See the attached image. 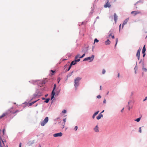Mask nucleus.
<instances>
[{
    "label": "nucleus",
    "instance_id": "39",
    "mask_svg": "<svg viewBox=\"0 0 147 147\" xmlns=\"http://www.w3.org/2000/svg\"><path fill=\"white\" fill-rule=\"evenodd\" d=\"M71 66H72V65H71V64L69 66V67L68 69V70H67L68 71H69L70 70V68L71 67Z\"/></svg>",
    "mask_w": 147,
    "mask_h": 147
},
{
    "label": "nucleus",
    "instance_id": "61",
    "mask_svg": "<svg viewBox=\"0 0 147 147\" xmlns=\"http://www.w3.org/2000/svg\"><path fill=\"white\" fill-rule=\"evenodd\" d=\"M119 74H118V77H119Z\"/></svg>",
    "mask_w": 147,
    "mask_h": 147
},
{
    "label": "nucleus",
    "instance_id": "51",
    "mask_svg": "<svg viewBox=\"0 0 147 147\" xmlns=\"http://www.w3.org/2000/svg\"><path fill=\"white\" fill-rule=\"evenodd\" d=\"M128 109L129 110L130 109V106H128Z\"/></svg>",
    "mask_w": 147,
    "mask_h": 147
},
{
    "label": "nucleus",
    "instance_id": "13",
    "mask_svg": "<svg viewBox=\"0 0 147 147\" xmlns=\"http://www.w3.org/2000/svg\"><path fill=\"white\" fill-rule=\"evenodd\" d=\"M103 115L101 114V113H100L98 116H97L96 117V118L98 120L100 119H101V117H103Z\"/></svg>",
    "mask_w": 147,
    "mask_h": 147
},
{
    "label": "nucleus",
    "instance_id": "31",
    "mask_svg": "<svg viewBox=\"0 0 147 147\" xmlns=\"http://www.w3.org/2000/svg\"><path fill=\"white\" fill-rule=\"evenodd\" d=\"M105 69H103L102 70V74H105Z\"/></svg>",
    "mask_w": 147,
    "mask_h": 147
},
{
    "label": "nucleus",
    "instance_id": "20",
    "mask_svg": "<svg viewBox=\"0 0 147 147\" xmlns=\"http://www.w3.org/2000/svg\"><path fill=\"white\" fill-rule=\"evenodd\" d=\"M6 115V113H3L2 115L0 116V119L5 116Z\"/></svg>",
    "mask_w": 147,
    "mask_h": 147
},
{
    "label": "nucleus",
    "instance_id": "44",
    "mask_svg": "<svg viewBox=\"0 0 147 147\" xmlns=\"http://www.w3.org/2000/svg\"><path fill=\"white\" fill-rule=\"evenodd\" d=\"M32 105H33V104H32V102H31V103H30L29 104V106H31Z\"/></svg>",
    "mask_w": 147,
    "mask_h": 147
},
{
    "label": "nucleus",
    "instance_id": "19",
    "mask_svg": "<svg viewBox=\"0 0 147 147\" xmlns=\"http://www.w3.org/2000/svg\"><path fill=\"white\" fill-rule=\"evenodd\" d=\"M76 62L75 61H72L71 63V65H75V64H76Z\"/></svg>",
    "mask_w": 147,
    "mask_h": 147
},
{
    "label": "nucleus",
    "instance_id": "56",
    "mask_svg": "<svg viewBox=\"0 0 147 147\" xmlns=\"http://www.w3.org/2000/svg\"><path fill=\"white\" fill-rule=\"evenodd\" d=\"M121 24H120V26H119V30H120V27H121Z\"/></svg>",
    "mask_w": 147,
    "mask_h": 147
},
{
    "label": "nucleus",
    "instance_id": "5",
    "mask_svg": "<svg viewBox=\"0 0 147 147\" xmlns=\"http://www.w3.org/2000/svg\"><path fill=\"white\" fill-rule=\"evenodd\" d=\"M59 94V92H51V100L53 99L55 97H57Z\"/></svg>",
    "mask_w": 147,
    "mask_h": 147
},
{
    "label": "nucleus",
    "instance_id": "8",
    "mask_svg": "<svg viewBox=\"0 0 147 147\" xmlns=\"http://www.w3.org/2000/svg\"><path fill=\"white\" fill-rule=\"evenodd\" d=\"M37 97H38V94L36 93L34 94L33 95L32 97L29 100V102H31L32 100L34 99Z\"/></svg>",
    "mask_w": 147,
    "mask_h": 147
},
{
    "label": "nucleus",
    "instance_id": "30",
    "mask_svg": "<svg viewBox=\"0 0 147 147\" xmlns=\"http://www.w3.org/2000/svg\"><path fill=\"white\" fill-rule=\"evenodd\" d=\"M99 41L96 38L94 39V43H95V42H98Z\"/></svg>",
    "mask_w": 147,
    "mask_h": 147
},
{
    "label": "nucleus",
    "instance_id": "32",
    "mask_svg": "<svg viewBox=\"0 0 147 147\" xmlns=\"http://www.w3.org/2000/svg\"><path fill=\"white\" fill-rule=\"evenodd\" d=\"M139 132L141 133L142 132L141 127H140L139 128Z\"/></svg>",
    "mask_w": 147,
    "mask_h": 147
},
{
    "label": "nucleus",
    "instance_id": "49",
    "mask_svg": "<svg viewBox=\"0 0 147 147\" xmlns=\"http://www.w3.org/2000/svg\"><path fill=\"white\" fill-rule=\"evenodd\" d=\"M42 100H45L46 99V98H44V97H42Z\"/></svg>",
    "mask_w": 147,
    "mask_h": 147
},
{
    "label": "nucleus",
    "instance_id": "26",
    "mask_svg": "<svg viewBox=\"0 0 147 147\" xmlns=\"http://www.w3.org/2000/svg\"><path fill=\"white\" fill-rule=\"evenodd\" d=\"M118 42V38H116V44L115 45V47H116L117 44Z\"/></svg>",
    "mask_w": 147,
    "mask_h": 147
},
{
    "label": "nucleus",
    "instance_id": "18",
    "mask_svg": "<svg viewBox=\"0 0 147 147\" xmlns=\"http://www.w3.org/2000/svg\"><path fill=\"white\" fill-rule=\"evenodd\" d=\"M50 100V98H47L45 99V100L44 101V102L48 103Z\"/></svg>",
    "mask_w": 147,
    "mask_h": 147
},
{
    "label": "nucleus",
    "instance_id": "9",
    "mask_svg": "<svg viewBox=\"0 0 147 147\" xmlns=\"http://www.w3.org/2000/svg\"><path fill=\"white\" fill-rule=\"evenodd\" d=\"M111 6V5L110 4V3H109V1L107 0V2L105 4L104 6V7L105 8H107V7H110Z\"/></svg>",
    "mask_w": 147,
    "mask_h": 147
},
{
    "label": "nucleus",
    "instance_id": "45",
    "mask_svg": "<svg viewBox=\"0 0 147 147\" xmlns=\"http://www.w3.org/2000/svg\"><path fill=\"white\" fill-rule=\"evenodd\" d=\"M103 102L104 103H106V100L105 99L103 101Z\"/></svg>",
    "mask_w": 147,
    "mask_h": 147
},
{
    "label": "nucleus",
    "instance_id": "58",
    "mask_svg": "<svg viewBox=\"0 0 147 147\" xmlns=\"http://www.w3.org/2000/svg\"><path fill=\"white\" fill-rule=\"evenodd\" d=\"M19 147H21V143H20L19 145Z\"/></svg>",
    "mask_w": 147,
    "mask_h": 147
},
{
    "label": "nucleus",
    "instance_id": "10",
    "mask_svg": "<svg viewBox=\"0 0 147 147\" xmlns=\"http://www.w3.org/2000/svg\"><path fill=\"white\" fill-rule=\"evenodd\" d=\"M140 13V12L138 11H134L131 12V14H134V16H136L137 14Z\"/></svg>",
    "mask_w": 147,
    "mask_h": 147
},
{
    "label": "nucleus",
    "instance_id": "41",
    "mask_svg": "<svg viewBox=\"0 0 147 147\" xmlns=\"http://www.w3.org/2000/svg\"><path fill=\"white\" fill-rule=\"evenodd\" d=\"M62 125L63 126V127L62 128H63L64 127V126H65V123H62Z\"/></svg>",
    "mask_w": 147,
    "mask_h": 147
},
{
    "label": "nucleus",
    "instance_id": "22",
    "mask_svg": "<svg viewBox=\"0 0 147 147\" xmlns=\"http://www.w3.org/2000/svg\"><path fill=\"white\" fill-rule=\"evenodd\" d=\"M131 102H133L132 100H129L128 101V106H130L131 105L130 103Z\"/></svg>",
    "mask_w": 147,
    "mask_h": 147
},
{
    "label": "nucleus",
    "instance_id": "21",
    "mask_svg": "<svg viewBox=\"0 0 147 147\" xmlns=\"http://www.w3.org/2000/svg\"><path fill=\"white\" fill-rule=\"evenodd\" d=\"M140 119H141V118L140 117V118H138L137 119H135V121H137V122H139L140 121Z\"/></svg>",
    "mask_w": 147,
    "mask_h": 147
},
{
    "label": "nucleus",
    "instance_id": "34",
    "mask_svg": "<svg viewBox=\"0 0 147 147\" xmlns=\"http://www.w3.org/2000/svg\"><path fill=\"white\" fill-rule=\"evenodd\" d=\"M101 98V96L100 95H98L97 96V98Z\"/></svg>",
    "mask_w": 147,
    "mask_h": 147
},
{
    "label": "nucleus",
    "instance_id": "53",
    "mask_svg": "<svg viewBox=\"0 0 147 147\" xmlns=\"http://www.w3.org/2000/svg\"><path fill=\"white\" fill-rule=\"evenodd\" d=\"M51 71L53 73H54L55 72V71H53V70H51Z\"/></svg>",
    "mask_w": 147,
    "mask_h": 147
},
{
    "label": "nucleus",
    "instance_id": "35",
    "mask_svg": "<svg viewBox=\"0 0 147 147\" xmlns=\"http://www.w3.org/2000/svg\"><path fill=\"white\" fill-rule=\"evenodd\" d=\"M78 126H76L74 127V129L75 130V131H76L77 129H78Z\"/></svg>",
    "mask_w": 147,
    "mask_h": 147
},
{
    "label": "nucleus",
    "instance_id": "47",
    "mask_svg": "<svg viewBox=\"0 0 147 147\" xmlns=\"http://www.w3.org/2000/svg\"><path fill=\"white\" fill-rule=\"evenodd\" d=\"M57 81H58V83H59V81H60V78H58L57 79Z\"/></svg>",
    "mask_w": 147,
    "mask_h": 147
},
{
    "label": "nucleus",
    "instance_id": "1",
    "mask_svg": "<svg viewBox=\"0 0 147 147\" xmlns=\"http://www.w3.org/2000/svg\"><path fill=\"white\" fill-rule=\"evenodd\" d=\"M82 78L79 77H78L76 78L74 81V86L75 87H77L79 85V81Z\"/></svg>",
    "mask_w": 147,
    "mask_h": 147
},
{
    "label": "nucleus",
    "instance_id": "63",
    "mask_svg": "<svg viewBox=\"0 0 147 147\" xmlns=\"http://www.w3.org/2000/svg\"><path fill=\"white\" fill-rule=\"evenodd\" d=\"M59 119V117H58V118H57V119Z\"/></svg>",
    "mask_w": 147,
    "mask_h": 147
},
{
    "label": "nucleus",
    "instance_id": "48",
    "mask_svg": "<svg viewBox=\"0 0 147 147\" xmlns=\"http://www.w3.org/2000/svg\"><path fill=\"white\" fill-rule=\"evenodd\" d=\"M143 57H144L145 56L146 54L145 53H143Z\"/></svg>",
    "mask_w": 147,
    "mask_h": 147
},
{
    "label": "nucleus",
    "instance_id": "50",
    "mask_svg": "<svg viewBox=\"0 0 147 147\" xmlns=\"http://www.w3.org/2000/svg\"><path fill=\"white\" fill-rule=\"evenodd\" d=\"M111 34L112 33H110L109 35V37H110V36H111Z\"/></svg>",
    "mask_w": 147,
    "mask_h": 147
},
{
    "label": "nucleus",
    "instance_id": "40",
    "mask_svg": "<svg viewBox=\"0 0 147 147\" xmlns=\"http://www.w3.org/2000/svg\"><path fill=\"white\" fill-rule=\"evenodd\" d=\"M147 100V97L146 96L145 97V98L143 100V102L144 101Z\"/></svg>",
    "mask_w": 147,
    "mask_h": 147
},
{
    "label": "nucleus",
    "instance_id": "42",
    "mask_svg": "<svg viewBox=\"0 0 147 147\" xmlns=\"http://www.w3.org/2000/svg\"><path fill=\"white\" fill-rule=\"evenodd\" d=\"M5 129L4 128L3 129V131H2V132H3V135H4V131H5Z\"/></svg>",
    "mask_w": 147,
    "mask_h": 147
},
{
    "label": "nucleus",
    "instance_id": "59",
    "mask_svg": "<svg viewBox=\"0 0 147 147\" xmlns=\"http://www.w3.org/2000/svg\"><path fill=\"white\" fill-rule=\"evenodd\" d=\"M48 96V94H46V95H45V97H47Z\"/></svg>",
    "mask_w": 147,
    "mask_h": 147
},
{
    "label": "nucleus",
    "instance_id": "54",
    "mask_svg": "<svg viewBox=\"0 0 147 147\" xmlns=\"http://www.w3.org/2000/svg\"><path fill=\"white\" fill-rule=\"evenodd\" d=\"M1 140H2V141L3 142V144H4V142H3V140H2V139L1 138Z\"/></svg>",
    "mask_w": 147,
    "mask_h": 147
},
{
    "label": "nucleus",
    "instance_id": "62",
    "mask_svg": "<svg viewBox=\"0 0 147 147\" xmlns=\"http://www.w3.org/2000/svg\"><path fill=\"white\" fill-rule=\"evenodd\" d=\"M38 105V104H36V105H35V107L37 106Z\"/></svg>",
    "mask_w": 147,
    "mask_h": 147
},
{
    "label": "nucleus",
    "instance_id": "60",
    "mask_svg": "<svg viewBox=\"0 0 147 147\" xmlns=\"http://www.w3.org/2000/svg\"><path fill=\"white\" fill-rule=\"evenodd\" d=\"M0 147H3L2 145H1V144H0Z\"/></svg>",
    "mask_w": 147,
    "mask_h": 147
},
{
    "label": "nucleus",
    "instance_id": "29",
    "mask_svg": "<svg viewBox=\"0 0 147 147\" xmlns=\"http://www.w3.org/2000/svg\"><path fill=\"white\" fill-rule=\"evenodd\" d=\"M66 110H65V109L63 110L62 112V113H66Z\"/></svg>",
    "mask_w": 147,
    "mask_h": 147
},
{
    "label": "nucleus",
    "instance_id": "7",
    "mask_svg": "<svg viewBox=\"0 0 147 147\" xmlns=\"http://www.w3.org/2000/svg\"><path fill=\"white\" fill-rule=\"evenodd\" d=\"M62 133L61 132H60L54 134L53 135V136L54 137H61L62 136Z\"/></svg>",
    "mask_w": 147,
    "mask_h": 147
},
{
    "label": "nucleus",
    "instance_id": "55",
    "mask_svg": "<svg viewBox=\"0 0 147 147\" xmlns=\"http://www.w3.org/2000/svg\"><path fill=\"white\" fill-rule=\"evenodd\" d=\"M104 110H103L100 113L101 114L102 113H103L104 112Z\"/></svg>",
    "mask_w": 147,
    "mask_h": 147
},
{
    "label": "nucleus",
    "instance_id": "23",
    "mask_svg": "<svg viewBox=\"0 0 147 147\" xmlns=\"http://www.w3.org/2000/svg\"><path fill=\"white\" fill-rule=\"evenodd\" d=\"M56 84H54V88H53V91H52V92H54V90L55 89V88L56 87Z\"/></svg>",
    "mask_w": 147,
    "mask_h": 147
},
{
    "label": "nucleus",
    "instance_id": "3",
    "mask_svg": "<svg viewBox=\"0 0 147 147\" xmlns=\"http://www.w3.org/2000/svg\"><path fill=\"white\" fill-rule=\"evenodd\" d=\"M49 121V118L48 117H46L43 121H41L40 123V124L41 126H44Z\"/></svg>",
    "mask_w": 147,
    "mask_h": 147
},
{
    "label": "nucleus",
    "instance_id": "15",
    "mask_svg": "<svg viewBox=\"0 0 147 147\" xmlns=\"http://www.w3.org/2000/svg\"><path fill=\"white\" fill-rule=\"evenodd\" d=\"M99 112V111H98L95 112L93 115L92 118L93 119H94L95 118V116L97 115Z\"/></svg>",
    "mask_w": 147,
    "mask_h": 147
},
{
    "label": "nucleus",
    "instance_id": "2",
    "mask_svg": "<svg viewBox=\"0 0 147 147\" xmlns=\"http://www.w3.org/2000/svg\"><path fill=\"white\" fill-rule=\"evenodd\" d=\"M48 82L47 79H44L42 81L38 80V85L40 86V87L42 86L43 84H45L46 82Z\"/></svg>",
    "mask_w": 147,
    "mask_h": 147
},
{
    "label": "nucleus",
    "instance_id": "6",
    "mask_svg": "<svg viewBox=\"0 0 147 147\" xmlns=\"http://www.w3.org/2000/svg\"><path fill=\"white\" fill-rule=\"evenodd\" d=\"M141 49V48H140L137 52L136 56L138 57V60H139L140 59V53Z\"/></svg>",
    "mask_w": 147,
    "mask_h": 147
},
{
    "label": "nucleus",
    "instance_id": "33",
    "mask_svg": "<svg viewBox=\"0 0 147 147\" xmlns=\"http://www.w3.org/2000/svg\"><path fill=\"white\" fill-rule=\"evenodd\" d=\"M63 123H65L66 121V118L63 119Z\"/></svg>",
    "mask_w": 147,
    "mask_h": 147
},
{
    "label": "nucleus",
    "instance_id": "28",
    "mask_svg": "<svg viewBox=\"0 0 147 147\" xmlns=\"http://www.w3.org/2000/svg\"><path fill=\"white\" fill-rule=\"evenodd\" d=\"M39 100V99H38L37 100H35V101H34L32 102V104H34V103H36V102L38 100Z\"/></svg>",
    "mask_w": 147,
    "mask_h": 147
},
{
    "label": "nucleus",
    "instance_id": "46",
    "mask_svg": "<svg viewBox=\"0 0 147 147\" xmlns=\"http://www.w3.org/2000/svg\"><path fill=\"white\" fill-rule=\"evenodd\" d=\"M143 69L144 70V71H147V69H146V68H143Z\"/></svg>",
    "mask_w": 147,
    "mask_h": 147
},
{
    "label": "nucleus",
    "instance_id": "52",
    "mask_svg": "<svg viewBox=\"0 0 147 147\" xmlns=\"http://www.w3.org/2000/svg\"><path fill=\"white\" fill-rule=\"evenodd\" d=\"M112 38H115L114 36V35L113 36H112Z\"/></svg>",
    "mask_w": 147,
    "mask_h": 147
},
{
    "label": "nucleus",
    "instance_id": "38",
    "mask_svg": "<svg viewBox=\"0 0 147 147\" xmlns=\"http://www.w3.org/2000/svg\"><path fill=\"white\" fill-rule=\"evenodd\" d=\"M71 66H72V65H71V64L69 66V67L68 69V70H67L68 71H69L70 70V68L71 67Z\"/></svg>",
    "mask_w": 147,
    "mask_h": 147
},
{
    "label": "nucleus",
    "instance_id": "57",
    "mask_svg": "<svg viewBox=\"0 0 147 147\" xmlns=\"http://www.w3.org/2000/svg\"><path fill=\"white\" fill-rule=\"evenodd\" d=\"M41 147V146L40 145V144H39V147Z\"/></svg>",
    "mask_w": 147,
    "mask_h": 147
},
{
    "label": "nucleus",
    "instance_id": "11",
    "mask_svg": "<svg viewBox=\"0 0 147 147\" xmlns=\"http://www.w3.org/2000/svg\"><path fill=\"white\" fill-rule=\"evenodd\" d=\"M128 20H129V18H127V19H126L123 22L122 24V28H123L124 25H125V24H127L128 21Z\"/></svg>",
    "mask_w": 147,
    "mask_h": 147
},
{
    "label": "nucleus",
    "instance_id": "4",
    "mask_svg": "<svg viewBox=\"0 0 147 147\" xmlns=\"http://www.w3.org/2000/svg\"><path fill=\"white\" fill-rule=\"evenodd\" d=\"M94 55H92L91 57H89L84 58V61L90 60V61H91L94 59Z\"/></svg>",
    "mask_w": 147,
    "mask_h": 147
},
{
    "label": "nucleus",
    "instance_id": "27",
    "mask_svg": "<svg viewBox=\"0 0 147 147\" xmlns=\"http://www.w3.org/2000/svg\"><path fill=\"white\" fill-rule=\"evenodd\" d=\"M80 61V59H75V61L76 62V63L77 62H78Z\"/></svg>",
    "mask_w": 147,
    "mask_h": 147
},
{
    "label": "nucleus",
    "instance_id": "12",
    "mask_svg": "<svg viewBox=\"0 0 147 147\" xmlns=\"http://www.w3.org/2000/svg\"><path fill=\"white\" fill-rule=\"evenodd\" d=\"M94 131L96 132H98L99 131L98 127L97 125H96L95 127L94 128Z\"/></svg>",
    "mask_w": 147,
    "mask_h": 147
},
{
    "label": "nucleus",
    "instance_id": "25",
    "mask_svg": "<svg viewBox=\"0 0 147 147\" xmlns=\"http://www.w3.org/2000/svg\"><path fill=\"white\" fill-rule=\"evenodd\" d=\"M33 142H28L27 144V145L28 146H30V145L33 144Z\"/></svg>",
    "mask_w": 147,
    "mask_h": 147
},
{
    "label": "nucleus",
    "instance_id": "36",
    "mask_svg": "<svg viewBox=\"0 0 147 147\" xmlns=\"http://www.w3.org/2000/svg\"><path fill=\"white\" fill-rule=\"evenodd\" d=\"M85 55V54H84L82 55V56H81V57H80V58H82V57H84Z\"/></svg>",
    "mask_w": 147,
    "mask_h": 147
},
{
    "label": "nucleus",
    "instance_id": "43",
    "mask_svg": "<svg viewBox=\"0 0 147 147\" xmlns=\"http://www.w3.org/2000/svg\"><path fill=\"white\" fill-rule=\"evenodd\" d=\"M124 109V108H123L121 110V112L122 113L123 111V110Z\"/></svg>",
    "mask_w": 147,
    "mask_h": 147
},
{
    "label": "nucleus",
    "instance_id": "37",
    "mask_svg": "<svg viewBox=\"0 0 147 147\" xmlns=\"http://www.w3.org/2000/svg\"><path fill=\"white\" fill-rule=\"evenodd\" d=\"M71 66H72V65H71V64L69 66V67L68 69V70H67L68 71H69L70 70V68L71 67Z\"/></svg>",
    "mask_w": 147,
    "mask_h": 147
},
{
    "label": "nucleus",
    "instance_id": "14",
    "mask_svg": "<svg viewBox=\"0 0 147 147\" xmlns=\"http://www.w3.org/2000/svg\"><path fill=\"white\" fill-rule=\"evenodd\" d=\"M114 20L115 22H116L117 20V17L118 16L117 15L116 13H114Z\"/></svg>",
    "mask_w": 147,
    "mask_h": 147
},
{
    "label": "nucleus",
    "instance_id": "64",
    "mask_svg": "<svg viewBox=\"0 0 147 147\" xmlns=\"http://www.w3.org/2000/svg\"><path fill=\"white\" fill-rule=\"evenodd\" d=\"M101 86H100V89H101Z\"/></svg>",
    "mask_w": 147,
    "mask_h": 147
},
{
    "label": "nucleus",
    "instance_id": "24",
    "mask_svg": "<svg viewBox=\"0 0 147 147\" xmlns=\"http://www.w3.org/2000/svg\"><path fill=\"white\" fill-rule=\"evenodd\" d=\"M81 56H80V55L79 54H78V55L76 57H75V58L76 59H77V58H80V57H81Z\"/></svg>",
    "mask_w": 147,
    "mask_h": 147
},
{
    "label": "nucleus",
    "instance_id": "16",
    "mask_svg": "<svg viewBox=\"0 0 147 147\" xmlns=\"http://www.w3.org/2000/svg\"><path fill=\"white\" fill-rule=\"evenodd\" d=\"M146 51V49L145 48V45H144L143 47V49H142V53H145Z\"/></svg>",
    "mask_w": 147,
    "mask_h": 147
},
{
    "label": "nucleus",
    "instance_id": "17",
    "mask_svg": "<svg viewBox=\"0 0 147 147\" xmlns=\"http://www.w3.org/2000/svg\"><path fill=\"white\" fill-rule=\"evenodd\" d=\"M110 43V41L109 39H108L105 42V44L106 45H109Z\"/></svg>",
    "mask_w": 147,
    "mask_h": 147
}]
</instances>
